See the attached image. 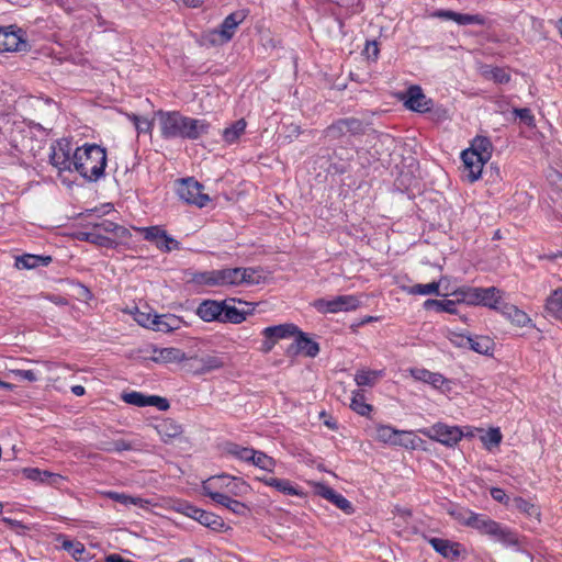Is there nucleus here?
<instances>
[{
  "mask_svg": "<svg viewBox=\"0 0 562 562\" xmlns=\"http://www.w3.org/2000/svg\"><path fill=\"white\" fill-rule=\"evenodd\" d=\"M75 165L77 171L85 180L97 182L104 176L106 167V151L97 144H85L77 147L74 151Z\"/></svg>",
  "mask_w": 562,
  "mask_h": 562,
  "instance_id": "obj_1",
  "label": "nucleus"
},
{
  "mask_svg": "<svg viewBox=\"0 0 562 562\" xmlns=\"http://www.w3.org/2000/svg\"><path fill=\"white\" fill-rule=\"evenodd\" d=\"M159 120L160 134L165 139L182 138L188 139L190 117L182 115L178 111L157 112Z\"/></svg>",
  "mask_w": 562,
  "mask_h": 562,
  "instance_id": "obj_2",
  "label": "nucleus"
},
{
  "mask_svg": "<svg viewBox=\"0 0 562 562\" xmlns=\"http://www.w3.org/2000/svg\"><path fill=\"white\" fill-rule=\"evenodd\" d=\"M191 282L205 286H239L238 267L194 272Z\"/></svg>",
  "mask_w": 562,
  "mask_h": 562,
  "instance_id": "obj_3",
  "label": "nucleus"
},
{
  "mask_svg": "<svg viewBox=\"0 0 562 562\" xmlns=\"http://www.w3.org/2000/svg\"><path fill=\"white\" fill-rule=\"evenodd\" d=\"M30 43L26 33L16 25L0 26V53L27 52Z\"/></svg>",
  "mask_w": 562,
  "mask_h": 562,
  "instance_id": "obj_4",
  "label": "nucleus"
},
{
  "mask_svg": "<svg viewBox=\"0 0 562 562\" xmlns=\"http://www.w3.org/2000/svg\"><path fill=\"white\" fill-rule=\"evenodd\" d=\"M177 194L183 202L198 207H204L210 202V196L203 192V184L193 178L178 180Z\"/></svg>",
  "mask_w": 562,
  "mask_h": 562,
  "instance_id": "obj_5",
  "label": "nucleus"
},
{
  "mask_svg": "<svg viewBox=\"0 0 562 562\" xmlns=\"http://www.w3.org/2000/svg\"><path fill=\"white\" fill-rule=\"evenodd\" d=\"M49 162L59 173L74 170L75 158L69 140L61 138L50 145Z\"/></svg>",
  "mask_w": 562,
  "mask_h": 562,
  "instance_id": "obj_6",
  "label": "nucleus"
},
{
  "mask_svg": "<svg viewBox=\"0 0 562 562\" xmlns=\"http://www.w3.org/2000/svg\"><path fill=\"white\" fill-rule=\"evenodd\" d=\"M312 305L317 312L327 314L355 311L359 307L360 301L355 295H338L331 300L317 299Z\"/></svg>",
  "mask_w": 562,
  "mask_h": 562,
  "instance_id": "obj_7",
  "label": "nucleus"
},
{
  "mask_svg": "<svg viewBox=\"0 0 562 562\" xmlns=\"http://www.w3.org/2000/svg\"><path fill=\"white\" fill-rule=\"evenodd\" d=\"M422 432L428 438L450 447L460 441L463 436L459 427L448 426L443 423H437Z\"/></svg>",
  "mask_w": 562,
  "mask_h": 562,
  "instance_id": "obj_8",
  "label": "nucleus"
},
{
  "mask_svg": "<svg viewBox=\"0 0 562 562\" xmlns=\"http://www.w3.org/2000/svg\"><path fill=\"white\" fill-rule=\"evenodd\" d=\"M294 341L289 346V355L302 353L306 357L314 358L319 352V345L315 340L311 339L307 334L299 329L294 335Z\"/></svg>",
  "mask_w": 562,
  "mask_h": 562,
  "instance_id": "obj_9",
  "label": "nucleus"
},
{
  "mask_svg": "<svg viewBox=\"0 0 562 562\" xmlns=\"http://www.w3.org/2000/svg\"><path fill=\"white\" fill-rule=\"evenodd\" d=\"M404 104L412 111L425 113L430 111L432 100L426 97L419 86H411L406 90Z\"/></svg>",
  "mask_w": 562,
  "mask_h": 562,
  "instance_id": "obj_10",
  "label": "nucleus"
},
{
  "mask_svg": "<svg viewBox=\"0 0 562 562\" xmlns=\"http://www.w3.org/2000/svg\"><path fill=\"white\" fill-rule=\"evenodd\" d=\"M482 535H487L505 546L518 544L517 536L510 529L503 527L499 522L493 519L487 521V526Z\"/></svg>",
  "mask_w": 562,
  "mask_h": 562,
  "instance_id": "obj_11",
  "label": "nucleus"
},
{
  "mask_svg": "<svg viewBox=\"0 0 562 562\" xmlns=\"http://www.w3.org/2000/svg\"><path fill=\"white\" fill-rule=\"evenodd\" d=\"M461 159L464 169L468 171L467 177L469 181H476L481 177L483 167L487 161L477 156L476 151H468L467 149L462 151Z\"/></svg>",
  "mask_w": 562,
  "mask_h": 562,
  "instance_id": "obj_12",
  "label": "nucleus"
},
{
  "mask_svg": "<svg viewBox=\"0 0 562 562\" xmlns=\"http://www.w3.org/2000/svg\"><path fill=\"white\" fill-rule=\"evenodd\" d=\"M223 301L204 300L196 308V314L204 322H220L223 313Z\"/></svg>",
  "mask_w": 562,
  "mask_h": 562,
  "instance_id": "obj_13",
  "label": "nucleus"
},
{
  "mask_svg": "<svg viewBox=\"0 0 562 562\" xmlns=\"http://www.w3.org/2000/svg\"><path fill=\"white\" fill-rule=\"evenodd\" d=\"M247 13L245 10H237L228 14L218 26L220 36H222L224 41H231L237 26L244 22Z\"/></svg>",
  "mask_w": 562,
  "mask_h": 562,
  "instance_id": "obj_14",
  "label": "nucleus"
},
{
  "mask_svg": "<svg viewBox=\"0 0 562 562\" xmlns=\"http://www.w3.org/2000/svg\"><path fill=\"white\" fill-rule=\"evenodd\" d=\"M245 303L248 305V303L243 302L241 300L237 299H227L223 301V313L221 323H232V324H240L246 319V315L248 312H245L243 310H238L234 303Z\"/></svg>",
  "mask_w": 562,
  "mask_h": 562,
  "instance_id": "obj_15",
  "label": "nucleus"
},
{
  "mask_svg": "<svg viewBox=\"0 0 562 562\" xmlns=\"http://www.w3.org/2000/svg\"><path fill=\"white\" fill-rule=\"evenodd\" d=\"M192 369L194 374H205L218 370L224 366V359L217 355H205L193 359Z\"/></svg>",
  "mask_w": 562,
  "mask_h": 562,
  "instance_id": "obj_16",
  "label": "nucleus"
},
{
  "mask_svg": "<svg viewBox=\"0 0 562 562\" xmlns=\"http://www.w3.org/2000/svg\"><path fill=\"white\" fill-rule=\"evenodd\" d=\"M318 494L325 499L333 503L336 507L341 509L346 514H352L353 507L352 504L340 493L336 492L334 488L327 485H321L318 487Z\"/></svg>",
  "mask_w": 562,
  "mask_h": 562,
  "instance_id": "obj_17",
  "label": "nucleus"
},
{
  "mask_svg": "<svg viewBox=\"0 0 562 562\" xmlns=\"http://www.w3.org/2000/svg\"><path fill=\"white\" fill-rule=\"evenodd\" d=\"M211 499L238 516L245 517L250 512L246 504L232 498L228 494H211Z\"/></svg>",
  "mask_w": 562,
  "mask_h": 562,
  "instance_id": "obj_18",
  "label": "nucleus"
},
{
  "mask_svg": "<svg viewBox=\"0 0 562 562\" xmlns=\"http://www.w3.org/2000/svg\"><path fill=\"white\" fill-rule=\"evenodd\" d=\"M428 542L443 558L454 560L460 555L459 543L442 538H430Z\"/></svg>",
  "mask_w": 562,
  "mask_h": 562,
  "instance_id": "obj_19",
  "label": "nucleus"
},
{
  "mask_svg": "<svg viewBox=\"0 0 562 562\" xmlns=\"http://www.w3.org/2000/svg\"><path fill=\"white\" fill-rule=\"evenodd\" d=\"M186 353L179 348L155 349L151 360L157 363H179L186 360Z\"/></svg>",
  "mask_w": 562,
  "mask_h": 562,
  "instance_id": "obj_20",
  "label": "nucleus"
},
{
  "mask_svg": "<svg viewBox=\"0 0 562 562\" xmlns=\"http://www.w3.org/2000/svg\"><path fill=\"white\" fill-rule=\"evenodd\" d=\"M480 74L484 79L493 81L497 85L508 83L512 78L506 68L492 65H482L480 67Z\"/></svg>",
  "mask_w": 562,
  "mask_h": 562,
  "instance_id": "obj_21",
  "label": "nucleus"
},
{
  "mask_svg": "<svg viewBox=\"0 0 562 562\" xmlns=\"http://www.w3.org/2000/svg\"><path fill=\"white\" fill-rule=\"evenodd\" d=\"M75 238L80 241H88L105 248H114L116 246V243L112 238L98 233L93 228L91 232H77L75 234Z\"/></svg>",
  "mask_w": 562,
  "mask_h": 562,
  "instance_id": "obj_22",
  "label": "nucleus"
},
{
  "mask_svg": "<svg viewBox=\"0 0 562 562\" xmlns=\"http://www.w3.org/2000/svg\"><path fill=\"white\" fill-rule=\"evenodd\" d=\"M232 482V476L227 474L214 475L203 482V494L211 498V494H223L220 490H226L227 483Z\"/></svg>",
  "mask_w": 562,
  "mask_h": 562,
  "instance_id": "obj_23",
  "label": "nucleus"
},
{
  "mask_svg": "<svg viewBox=\"0 0 562 562\" xmlns=\"http://www.w3.org/2000/svg\"><path fill=\"white\" fill-rule=\"evenodd\" d=\"M299 331V327L294 324H281L277 326L266 327L262 330V335L267 339H272L277 341L278 339H283L288 337H292L295 333Z\"/></svg>",
  "mask_w": 562,
  "mask_h": 562,
  "instance_id": "obj_24",
  "label": "nucleus"
},
{
  "mask_svg": "<svg viewBox=\"0 0 562 562\" xmlns=\"http://www.w3.org/2000/svg\"><path fill=\"white\" fill-rule=\"evenodd\" d=\"M164 442H169L182 434V427L172 419H164L155 426Z\"/></svg>",
  "mask_w": 562,
  "mask_h": 562,
  "instance_id": "obj_25",
  "label": "nucleus"
},
{
  "mask_svg": "<svg viewBox=\"0 0 562 562\" xmlns=\"http://www.w3.org/2000/svg\"><path fill=\"white\" fill-rule=\"evenodd\" d=\"M411 373L415 380L428 383L435 389H440L443 384L448 383V380L441 373L431 372L426 369H413Z\"/></svg>",
  "mask_w": 562,
  "mask_h": 562,
  "instance_id": "obj_26",
  "label": "nucleus"
},
{
  "mask_svg": "<svg viewBox=\"0 0 562 562\" xmlns=\"http://www.w3.org/2000/svg\"><path fill=\"white\" fill-rule=\"evenodd\" d=\"M499 310L504 316L519 327H524L531 322L530 317L515 305L503 304Z\"/></svg>",
  "mask_w": 562,
  "mask_h": 562,
  "instance_id": "obj_27",
  "label": "nucleus"
},
{
  "mask_svg": "<svg viewBox=\"0 0 562 562\" xmlns=\"http://www.w3.org/2000/svg\"><path fill=\"white\" fill-rule=\"evenodd\" d=\"M268 486L274 487L277 491L285 494V495H302V492L291 484L289 480L277 479V477H261L259 479Z\"/></svg>",
  "mask_w": 562,
  "mask_h": 562,
  "instance_id": "obj_28",
  "label": "nucleus"
},
{
  "mask_svg": "<svg viewBox=\"0 0 562 562\" xmlns=\"http://www.w3.org/2000/svg\"><path fill=\"white\" fill-rule=\"evenodd\" d=\"M405 434L406 431L397 430L386 425H380L376 427V438L385 443L400 445L401 436Z\"/></svg>",
  "mask_w": 562,
  "mask_h": 562,
  "instance_id": "obj_29",
  "label": "nucleus"
},
{
  "mask_svg": "<svg viewBox=\"0 0 562 562\" xmlns=\"http://www.w3.org/2000/svg\"><path fill=\"white\" fill-rule=\"evenodd\" d=\"M383 376L381 370H358L355 374V382L358 386H374L378 381Z\"/></svg>",
  "mask_w": 562,
  "mask_h": 562,
  "instance_id": "obj_30",
  "label": "nucleus"
},
{
  "mask_svg": "<svg viewBox=\"0 0 562 562\" xmlns=\"http://www.w3.org/2000/svg\"><path fill=\"white\" fill-rule=\"evenodd\" d=\"M247 123L244 119L235 121L231 126L222 132L223 139L226 144H235L245 133Z\"/></svg>",
  "mask_w": 562,
  "mask_h": 562,
  "instance_id": "obj_31",
  "label": "nucleus"
},
{
  "mask_svg": "<svg viewBox=\"0 0 562 562\" xmlns=\"http://www.w3.org/2000/svg\"><path fill=\"white\" fill-rule=\"evenodd\" d=\"M480 305L499 310L501 291L495 286L481 288Z\"/></svg>",
  "mask_w": 562,
  "mask_h": 562,
  "instance_id": "obj_32",
  "label": "nucleus"
},
{
  "mask_svg": "<svg viewBox=\"0 0 562 562\" xmlns=\"http://www.w3.org/2000/svg\"><path fill=\"white\" fill-rule=\"evenodd\" d=\"M481 288H461L453 293L457 303H465L470 305H480Z\"/></svg>",
  "mask_w": 562,
  "mask_h": 562,
  "instance_id": "obj_33",
  "label": "nucleus"
},
{
  "mask_svg": "<svg viewBox=\"0 0 562 562\" xmlns=\"http://www.w3.org/2000/svg\"><path fill=\"white\" fill-rule=\"evenodd\" d=\"M457 299L456 300H435V299H428L424 302V308L426 311L435 310L438 313H449V314H456L457 313Z\"/></svg>",
  "mask_w": 562,
  "mask_h": 562,
  "instance_id": "obj_34",
  "label": "nucleus"
},
{
  "mask_svg": "<svg viewBox=\"0 0 562 562\" xmlns=\"http://www.w3.org/2000/svg\"><path fill=\"white\" fill-rule=\"evenodd\" d=\"M224 449L227 454L245 462H250L255 457V449L243 447L234 442H227Z\"/></svg>",
  "mask_w": 562,
  "mask_h": 562,
  "instance_id": "obj_35",
  "label": "nucleus"
},
{
  "mask_svg": "<svg viewBox=\"0 0 562 562\" xmlns=\"http://www.w3.org/2000/svg\"><path fill=\"white\" fill-rule=\"evenodd\" d=\"M468 348L480 355H490L493 351L494 342L487 336H470Z\"/></svg>",
  "mask_w": 562,
  "mask_h": 562,
  "instance_id": "obj_36",
  "label": "nucleus"
},
{
  "mask_svg": "<svg viewBox=\"0 0 562 562\" xmlns=\"http://www.w3.org/2000/svg\"><path fill=\"white\" fill-rule=\"evenodd\" d=\"M189 123H190V127H189L188 139H190V140H196V139L201 138L202 136L209 134V132H210L211 123L204 119L190 117Z\"/></svg>",
  "mask_w": 562,
  "mask_h": 562,
  "instance_id": "obj_37",
  "label": "nucleus"
},
{
  "mask_svg": "<svg viewBox=\"0 0 562 562\" xmlns=\"http://www.w3.org/2000/svg\"><path fill=\"white\" fill-rule=\"evenodd\" d=\"M547 312L562 321V288L554 290L546 302Z\"/></svg>",
  "mask_w": 562,
  "mask_h": 562,
  "instance_id": "obj_38",
  "label": "nucleus"
},
{
  "mask_svg": "<svg viewBox=\"0 0 562 562\" xmlns=\"http://www.w3.org/2000/svg\"><path fill=\"white\" fill-rule=\"evenodd\" d=\"M260 270L254 267H238L239 285H257L261 283Z\"/></svg>",
  "mask_w": 562,
  "mask_h": 562,
  "instance_id": "obj_39",
  "label": "nucleus"
},
{
  "mask_svg": "<svg viewBox=\"0 0 562 562\" xmlns=\"http://www.w3.org/2000/svg\"><path fill=\"white\" fill-rule=\"evenodd\" d=\"M492 143L487 137L477 136L474 138L468 151H476L477 156L488 161L492 157Z\"/></svg>",
  "mask_w": 562,
  "mask_h": 562,
  "instance_id": "obj_40",
  "label": "nucleus"
},
{
  "mask_svg": "<svg viewBox=\"0 0 562 562\" xmlns=\"http://www.w3.org/2000/svg\"><path fill=\"white\" fill-rule=\"evenodd\" d=\"M196 521L214 531H220L225 526L222 517L204 509L199 514Z\"/></svg>",
  "mask_w": 562,
  "mask_h": 562,
  "instance_id": "obj_41",
  "label": "nucleus"
},
{
  "mask_svg": "<svg viewBox=\"0 0 562 562\" xmlns=\"http://www.w3.org/2000/svg\"><path fill=\"white\" fill-rule=\"evenodd\" d=\"M105 495L110 499L117 502L120 504H123L125 506L135 505V506H139V507H145L148 504L147 501H145L140 497L127 495L125 493L110 491V492H106Z\"/></svg>",
  "mask_w": 562,
  "mask_h": 562,
  "instance_id": "obj_42",
  "label": "nucleus"
},
{
  "mask_svg": "<svg viewBox=\"0 0 562 562\" xmlns=\"http://www.w3.org/2000/svg\"><path fill=\"white\" fill-rule=\"evenodd\" d=\"M323 135L329 142L338 140L348 135L344 119L333 122L324 130Z\"/></svg>",
  "mask_w": 562,
  "mask_h": 562,
  "instance_id": "obj_43",
  "label": "nucleus"
},
{
  "mask_svg": "<svg viewBox=\"0 0 562 562\" xmlns=\"http://www.w3.org/2000/svg\"><path fill=\"white\" fill-rule=\"evenodd\" d=\"M98 449L105 452H122L128 450H136L132 442H128L124 439H117L112 441H100L98 445Z\"/></svg>",
  "mask_w": 562,
  "mask_h": 562,
  "instance_id": "obj_44",
  "label": "nucleus"
},
{
  "mask_svg": "<svg viewBox=\"0 0 562 562\" xmlns=\"http://www.w3.org/2000/svg\"><path fill=\"white\" fill-rule=\"evenodd\" d=\"M350 407L361 416H368L372 411V406L366 403V397L363 391L361 390H356L352 392Z\"/></svg>",
  "mask_w": 562,
  "mask_h": 562,
  "instance_id": "obj_45",
  "label": "nucleus"
},
{
  "mask_svg": "<svg viewBox=\"0 0 562 562\" xmlns=\"http://www.w3.org/2000/svg\"><path fill=\"white\" fill-rule=\"evenodd\" d=\"M407 292L413 295H439V282H430L428 284H414L407 289Z\"/></svg>",
  "mask_w": 562,
  "mask_h": 562,
  "instance_id": "obj_46",
  "label": "nucleus"
},
{
  "mask_svg": "<svg viewBox=\"0 0 562 562\" xmlns=\"http://www.w3.org/2000/svg\"><path fill=\"white\" fill-rule=\"evenodd\" d=\"M512 506L530 517H538L540 515L538 507L522 497H515L512 501Z\"/></svg>",
  "mask_w": 562,
  "mask_h": 562,
  "instance_id": "obj_47",
  "label": "nucleus"
},
{
  "mask_svg": "<svg viewBox=\"0 0 562 562\" xmlns=\"http://www.w3.org/2000/svg\"><path fill=\"white\" fill-rule=\"evenodd\" d=\"M122 400L130 404L137 407H145L149 406V395H145L140 392L132 391L128 393H124L122 395Z\"/></svg>",
  "mask_w": 562,
  "mask_h": 562,
  "instance_id": "obj_48",
  "label": "nucleus"
},
{
  "mask_svg": "<svg viewBox=\"0 0 562 562\" xmlns=\"http://www.w3.org/2000/svg\"><path fill=\"white\" fill-rule=\"evenodd\" d=\"M135 229L143 233L146 240L154 241L156 245L157 241L161 240V237L166 236V231L160 226L135 227Z\"/></svg>",
  "mask_w": 562,
  "mask_h": 562,
  "instance_id": "obj_49",
  "label": "nucleus"
},
{
  "mask_svg": "<svg viewBox=\"0 0 562 562\" xmlns=\"http://www.w3.org/2000/svg\"><path fill=\"white\" fill-rule=\"evenodd\" d=\"M449 515L461 525L469 527L470 521L472 520V517L474 515V512L463 507L454 506L449 510Z\"/></svg>",
  "mask_w": 562,
  "mask_h": 562,
  "instance_id": "obj_50",
  "label": "nucleus"
},
{
  "mask_svg": "<svg viewBox=\"0 0 562 562\" xmlns=\"http://www.w3.org/2000/svg\"><path fill=\"white\" fill-rule=\"evenodd\" d=\"M254 465L260 468L261 470H266V471H272L274 465H276V461L267 456L266 453L261 452V451H258V450H255V457L254 459H251L250 461Z\"/></svg>",
  "mask_w": 562,
  "mask_h": 562,
  "instance_id": "obj_51",
  "label": "nucleus"
},
{
  "mask_svg": "<svg viewBox=\"0 0 562 562\" xmlns=\"http://www.w3.org/2000/svg\"><path fill=\"white\" fill-rule=\"evenodd\" d=\"M345 125L348 135L358 136L366 133V124L357 117H345Z\"/></svg>",
  "mask_w": 562,
  "mask_h": 562,
  "instance_id": "obj_52",
  "label": "nucleus"
},
{
  "mask_svg": "<svg viewBox=\"0 0 562 562\" xmlns=\"http://www.w3.org/2000/svg\"><path fill=\"white\" fill-rule=\"evenodd\" d=\"M249 490V485L239 477L232 476V482L227 483L226 491L235 496H241Z\"/></svg>",
  "mask_w": 562,
  "mask_h": 562,
  "instance_id": "obj_53",
  "label": "nucleus"
},
{
  "mask_svg": "<svg viewBox=\"0 0 562 562\" xmlns=\"http://www.w3.org/2000/svg\"><path fill=\"white\" fill-rule=\"evenodd\" d=\"M175 509L177 513H180L189 518L198 520L199 514L202 512L201 508L192 505L189 502H178L175 505Z\"/></svg>",
  "mask_w": 562,
  "mask_h": 562,
  "instance_id": "obj_54",
  "label": "nucleus"
},
{
  "mask_svg": "<svg viewBox=\"0 0 562 562\" xmlns=\"http://www.w3.org/2000/svg\"><path fill=\"white\" fill-rule=\"evenodd\" d=\"M454 22L458 23L459 25H483L485 23V20L480 14H464L456 12Z\"/></svg>",
  "mask_w": 562,
  "mask_h": 562,
  "instance_id": "obj_55",
  "label": "nucleus"
},
{
  "mask_svg": "<svg viewBox=\"0 0 562 562\" xmlns=\"http://www.w3.org/2000/svg\"><path fill=\"white\" fill-rule=\"evenodd\" d=\"M63 548L67 550L74 559L78 561L83 560L82 554L85 553L86 549L82 543L74 542L71 540H64Z\"/></svg>",
  "mask_w": 562,
  "mask_h": 562,
  "instance_id": "obj_56",
  "label": "nucleus"
},
{
  "mask_svg": "<svg viewBox=\"0 0 562 562\" xmlns=\"http://www.w3.org/2000/svg\"><path fill=\"white\" fill-rule=\"evenodd\" d=\"M15 267L18 269H33V268L38 267V259H36V255L26 254V255L16 257Z\"/></svg>",
  "mask_w": 562,
  "mask_h": 562,
  "instance_id": "obj_57",
  "label": "nucleus"
},
{
  "mask_svg": "<svg viewBox=\"0 0 562 562\" xmlns=\"http://www.w3.org/2000/svg\"><path fill=\"white\" fill-rule=\"evenodd\" d=\"M157 248L164 252H170L171 250L180 249V243L166 233V236L161 237L160 241H157Z\"/></svg>",
  "mask_w": 562,
  "mask_h": 562,
  "instance_id": "obj_58",
  "label": "nucleus"
},
{
  "mask_svg": "<svg viewBox=\"0 0 562 562\" xmlns=\"http://www.w3.org/2000/svg\"><path fill=\"white\" fill-rule=\"evenodd\" d=\"M23 473L25 477L40 482H45L48 477L53 476V473L48 471H41L37 468H25Z\"/></svg>",
  "mask_w": 562,
  "mask_h": 562,
  "instance_id": "obj_59",
  "label": "nucleus"
},
{
  "mask_svg": "<svg viewBox=\"0 0 562 562\" xmlns=\"http://www.w3.org/2000/svg\"><path fill=\"white\" fill-rule=\"evenodd\" d=\"M130 119L133 121L135 128L138 134L150 133L153 128V122L146 117H139L136 114H132Z\"/></svg>",
  "mask_w": 562,
  "mask_h": 562,
  "instance_id": "obj_60",
  "label": "nucleus"
},
{
  "mask_svg": "<svg viewBox=\"0 0 562 562\" xmlns=\"http://www.w3.org/2000/svg\"><path fill=\"white\" fill-rule=\"evenodd\" d=\"M514 114L520 120V122L527 126H535V116L530 109L521 108L514 109Z\"/></svg>",
  "mask_w": 562,
  "mask_h": 562,
  "instance_id": "obj_61",
  "label": "nucleus"
},
{
  "mask_svg": "<svg viewBox=\"0 0 562 562\" xmlns=\"http://www.w3.org/2000/svg\"><path fill=\"white\" fill-rule=\"evenodd\" d=\"M134 319L143 327L151 329L155 326V314L151 315L149 312L136 311Z\"/></svg>",
  "mask_w": 562,
  "mask_h": 562,
  "instance_id": "obj_62",
  "label": "nucleus"
},
{
  "mask_svg": "<svg viewBox=\"0 0 562 562\" xmlns=\"http://www.w3.org/2000/svg\"><path fill=\"white\" fill-rule=\"evenodd\" d=\"M490 519L491 518H488L485 515L474 513L469 527L476 529L479 532L483 533Z\"/></svg>",
  "mask_w": 562,
  "mask_h": 562,
  "instance_id": "obj_63",
  "label": "nucleus"
},
{
  "mask_svg": "<svg viewBox=\"0 0 562 562\" xmlns=\"http://www.w3.org/2000/svg\"><path fill=\"white\" fill-rule=\"evenodd\" d=\"M482 439L485 443L497 446L502 441V434L498 428H491Z\"/></svg>",
  "mask_w": 562,
  "mask_h": 562,
  "instance_id": "obj_64",
  "label": "nucleus"
}]
</instances>
